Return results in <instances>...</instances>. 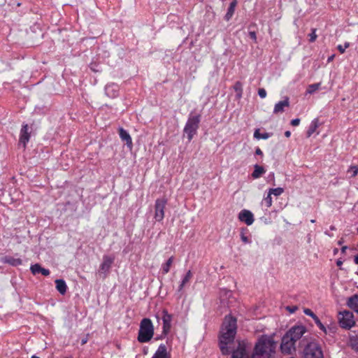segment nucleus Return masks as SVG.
<instances>
[{
    "label": "nucleus",
    "instance_id": "nucleus-1",
    "mask_svg": "<svg viewBox=\"0 0 358 358\" xmlns=\"http://www.w3.org/2000/svg\"><path fill=\"white\" fill-rule=\"evenodd\" d=\"M237 333V319L231 314L224 317L219 336V346L224 355L230 353L229 344L234 341Z\"/></svg>",
    "mask_w": 358,
    "mask_h": 358
},
{
    "label": "nucleus",
    "instance_id": "nucleus-2",
    "mask_svg": "<svg viewBox=\"0 0 358 358\" xmlns=\"http://www.w3.org/2000/svg\"><path fill=\"white\" fill-rule=\"evenodd\" d=\"M275 348L276 343L273 336L262 335L255 345L251 358H272Z\"/></svg>",
    "mask_w": 358,
    "mask_h": 358
},
{
    "label": "nucleus",
    "instance_id": "nucleus-3",
    "mask_svg": "<svg viewBox=\"0 0 358 358\" xmlns=\"http://www.w3.org/2000/svg\"><path fill=\"white\" fill-rule=\"evenodd\" d=\"M201 119V116L200 114H194L192 111L189 113L183 129L184 134L187 136L189 142H190L197 134Z\"/></svg>",
    "mask_w": 358,
    "mask_h": 358
},
{
    "label": "nucleus",
    "instance_id": "nucleus-4",
    "mask_svg": "<svg viewBox=\"0 0 358 358\" xmlns=\"http://www.w3.org/2000/svg\"><path fill=\"white\" fill-rule=\"evenodd\" d=\"M154 335V326L150 319L143 318L140 323L138 341L140 343H147Z\"/></svg>",
    "mask_w": 358,
    "mask_h": 358
},
{
    "label": "nucleus",
    "instance_id": "nucleus-5",
    "mask_svg": "<svg viewBox=\"0 0 358 358\" xmlns=\"http://www.w3.org/2000/svg\"><path fill=\"white\" fill-rule=\"evenodd\" d=\"M304 358H324L321 345L316 341L308 343L303 349Z\"/></svg>",
    "mask_w": 358,
    "mask_h": 358
},
{
    "label": "nucleus",
    "instance_id": "nucleus-6",
    "mask_svg": "<svg viewBox=\"0 0 358 358\" xmlns=\"http://www.w3.org/2000/svg\"><path fill=\"white\" fill-rule=\"evenodd\" d=\"M338 323L343 329H351L355 324L353 313L349 310L340 312L338 314Z\"/></svg>",
    "mask_w": 358,
    "mask_h": 358
},
{
    "label": "nucleus",
    "instance_id": "nucleus-7",
    "mask_svg": "<svg viewBox=\"0 0 358 358\" xmlns=\"http://www.w3.org/2000/svg\"><path fill=\"white\" fill-rule=\"evenodd\" d=\"M295 341L294 338L285 334L281 339L280 350L284 355H292L296 351Z\"/></svg>",
    "mask_w": 358,
    "mask_h": 358
},
{
    "label": "nucleus",
    "instance_id": "nucleus-8",
    "mask_svg": "<svg viewBox=\"0 0 358 358\" xmlns=\"http://www.w3.org/2000/svg\"><path fill=\"white\" fill-rule=\"evenodd\" d=\"M115 259V257L113 255H104L103 256V260L99 266V273L103 274L104 278L108 275Z\"/></svg>",
    "mask_w": 358,
    "mask_h": 358
},
{
    "label": "nucleus",
    "instance_id": "nucleus-9",
    "mask_svg": "<svg viewBox=\"0 0 358 358\" xmlns=\"http://www.w3.org/2000/svg\"><path fill=\"white\" fill-rule=\"evenodd\" d=\"M166 203L167 199L165 198L157 199L155 201L154 218L157 222H161L163 220Z\"/></svg>",
    "mask_w": 358,
    "mask_h": 358
},
{
    "label": "nucleus",
    "instance_id": "nucleus-10",
    "mask_svg": "<svg viewBox=\"0 0 358 358\" xmlns=\"http://www.w3.org/2000/svg\"><path fill=\"white\" fill-rule=\"evenodd\" d=\"M307 331V328L303 324H296L292 327L285 334L288 335L290 338H294V341L296 342L299 340L305 333Z\"/></svg>",
    "mask_w": 358,
    "mask_h": 358
},
{
    "label": "nucleus",
    "instance_id": "nucleus-11",
    "mask_svg": "<svg viewBox=\"0 0 358 358\" xmlns=\"http://www.w3.org/2000/svg\"><path fill=\"white\" fill-rule=\"evenodd\" d=\"M231 358H251L245 342H239L236 348L231 352Z\"/></svg>",
    "mask_w": 358,
    "mask_h": 358
},
{
    "label": "nucleus",
    "instance_id": "nucleus-12",
    "mask_svg": "<svg viewBox=\"0 0 358 358\" xmlns=\"http://www.w3.org/2000/svg\"><path fill=\"white\" fill-rule=\"evenodd\" d=\"M162 329H164V333H169L171 329L173 315L169 313L166 309L162 310Z\"/></svg>",
    "mask_w": 358,
    "mask_h": 358
},
{
    "label": "nucleus",
    "instance_id": "nucleus-13",
    "mask_svg": "<svg viewBox=\"0 0 358 358\" xmlns=\"http://www.w3.org/2000/svg\"><path fill=\"white\" fill-rule=\"evenodd\" d=\"M238 217L241 222L245 223L248 226L252 225L255 221L253 213L246 209L241 210Z\"/></svg>",
    "mask_w": 358,
    "mask_h": 358
},
{
    "label": "nucleus",
    "instance_id": "nucleus-14",
    "mask_svg": "<svg viewBox=\"0 0 358 358\" xmlns=\"http://www.w3.org/2000/svg\"><path fill=\"white\" fill-rule=\"evenodd\" d=\"M119 86L115 83L107 84L105 87V94L107 96L111 99H114L119 95Z\"/></svg>",
    "mask_w": 358,
    "mask_h": 358
},
{
    "label": "nucleus",
    "instance_id": "nucleus-15",
    "mask_svg": "<svg viewBox=\"0 0 358 358\" xmlns=\"http://www.w3.org/2000/svg\"><path fill=\"white\" fill-rule=\"evenodd\" d=\"M303 313L305 315H308L313 319L315 323L321 331L325 334L327 333L326 327L322 323L319 317L310 309L305 308L303 310Z\"/></svg>",
    "mask_w": 358,
    "mask_h": 358
},
{
    "label": "nucleus",
    "instance_id": "nucleus-16",
    "mask_svg": "<svg viewBox=\"0 0 358 358\" xmlns=\"http://www.w3.org/2000/svg\"><path fill=\"white\" fill-rule=\"evenodd\" d=\"M29 138V126L27 124H23L20 133V143H22L24 147H25Z\"/></svg>",
    "mask_w": 358,
    "mask_h": 358
},
{
    "label": "nucleus",
    "instance_id": "nucleus-17",
    "mask_svg": "<svg viewBox=\"0 0 358 358\" xmlns=\"http://www.w3.org/2000/svg\"><path fill=\"white\" fill-rule=\"evenodd\" d=\"M119 136L121 140L125 142L127 146L130 149L132 148L133 143L132 138L129 134V133L122 127H120L119 129Z\"/></svg>",
    "mask_w": 358,
    "mask_h": 358
},
{
    "label": "nucleus",
    "instance_id": "nucleus-18",
    "mask_svg": "<svg viewBox=\"0 0 358 358\" xmlns=\"http://www.w3.org/2000/svg\"><path fill=\"white\" fill-rule=\"evenodd\" d=\"M289 97L285 96V98L283 101H280L275 104L273 113L274 114L282 113L285 111V108L289 107Z\"/></svg>",
    "mask_w": 358,
    "mask_h": 358
},
{
    "label": "nucleus",
    "instance_id": "nucleus-19",
    "mask_svg": "<svg viewBox=\"0 0 358 358\" xmlns=\"http://www.w3.org/2000/svg\"><path fill=\"white\" fill-rule=\"evenodd\" d=\"M30 271L33 275L41 273L44 276H48L50 273L49 269L41 267V266L39 264H34L31 265Z\"/></svg>",
    "mask_w": 358,
    "mask_h": 358
},
{
    "label": "nucleus",
    "instance_id": "nucleus-20",
    "mask_svg": "<svg viewBox=\"0 0 358 358\" xmlns=\"http://www.w3.org/2000/svg\"><path fill=\"white\" fill-rule=\"evenodd\" d=\"M1 262L12 266H17L22 264V260L20 258H15L12 256H5L1 259Z\"/></svg>",
    "mask_w": 358,
    "mask_h": 358
},
{
    "label": "nucleus",
    "instance_id": "nucleus-21",
    "mask_svg": "<svg viewBox=\"0 0 358 358\" xmlns=\"http://www.w3.org/2000/svg\"><path fill=\"white\" fill-rule=\"evenodd\" d=\"M152 358H170L166 346L163 343L160 344Z\"/></svg>",
    "mask_w": 358,
    "mask_h": 358
},
{
    "label": "nucleus",
    "instance_id": "nucleus-22",
    "mask_svg": "<svg viewBox=\"0 0 358 358\" xmlns=\"http://www.w3.org/2000/svg\"><path fill=\"white\" fill-rule=\"evenodd\" d=\"M237 3H238L237 0H233L230 3L229 6L227 9V13L225 14L224 17L226 21H229L231 19V17H233L236 6H237Z\"/></svg>",
    "mask_w": 358,
    "mask_h": 358
},
{
    "label": "nucleus",
    "instance_id": "nucleus-23",
    "mask_svg": "<svg viewBox=\"0 0 358 358\" xmlns=\"http://www.w3.org/2000/svg\"><path fill=\"white\" fill-rule=\"evenodd\" d=\"M347 305L358 314V294H354L348 298Z\"/></svg>",
    "mask_w": 358,
    "mask_h": 358
},
{
    "label": "nucleus",
    "instance_id": "nucleus-24",
    "mask_svg": "<svg viewBox=\"0 0 358 358\" xmlns=\"http://www.w3.org/2000/svg\"><path fill=\"white\" fill-rule=\"evenodd\" d=\"M320 123L317 118H315L313 120L308 128L306 131L307 137H310L316 131V129L319 127Z\"/></svg>",
    "mask_w": 358,
    "mask_h": 358
},
{
    "label": "nucleus",
    "instance_id": "nucleus-25",
    "mask_svg": "<svg viewBox=\"0 0 358 358\" xmlns=\"http://www.w3.org/2000/svg\"><path fill=\"white\" fill-rule=\"evenodd\" d=\"M56 289L61 294H64L67 290V285L64 280L57 279L55 280Z\"/></svg>",
    "mask_w": 358,
    "mask_h": 358
},
{
    "label": "nucleus",
    "instance_id": "nucleus-26",
    "mask_svg": "<svg viewBox=\"0 0 358 358\" xmlns=\"http://www.w3.org/2000/svg\"><path fill=\"white\" fill-rule=\"evenodd\" d=\"M192 277V273L190 270H189L186 273L185 275L182 277V280H181V282L178 286V290L177 292H180L182 291L185 285L189 282V280L191 279V278Z\"/></svg>",
    "mask_w": 358,
    "mask_h": 358
},
{
    "label": "nucleus",
    "instance_id": "nucleus-27",
    "mask_svg": "<svg viewBox=\"0 0 358 358\" xmlns=\"http://www.w3.org/2000/svg\"><path fill=\"white\" fill-rule=\"evenodd\" d=\"M265 173H266V169L263 166H259L258 164H255L254 165V171L252 173L251 176H252V178L257 179V178H260Z\"/></svg>",
    "mask_w": 358,
    "mask_h": 358
},
{
    "label": "nucleus",
    "instance_id": "nucleus-28",
    "mask_svg": "<svg viewBox=\"0 0 358 358\" xmlns=\"http://www.w3.org/2000/svg\"><path fill=\"white\" fill-rule=\"evenodd\" d=\"M173 260L174 257L173 256H171L167 259V261L164 264H162V271L163 274H166L169 272L171 266L172 265Z\"/></svg>",
    "mask_w": 358,
    "mask_h": 358
},
{
    "label": "nucleus",
    "instance_id": "nucleus-29",
    "mask_svg": "<svg viewBox=\"0 0 358 358\" xmlns=\"http://www.w3.org/2000/svg\"><path fill=\"white\" fill-rule=\"evenodd\" d=\"M234 91L236 92V96L238 99H240L242 97L243 94V85L240 81H237L234 87H233Z\"/></svg>",
    "mask_w": 358,
    "mask_h": 358
},
{
    "label": "nucleus",
    "instance_id": "nucleus-30",
    "mask_svg": "<svg viewBox=\"0 0 358 358\" xmlns=\"http://www.w3.org/2000/svg\"><path fill=\"white\" fill-rule=\"evenodd\" d=\"M271 134L268 132L260 133L259 129H256L254 132V137L257 139H268Z\"/></svg>",
    "mask_w": 358,
    "mask_h": 358
},
{
    "label": "nucleus",
    "instance_id": "nucleus-31",
    "mask_svg": "<svg viewBox=\"0 0 358 358\" xmlns=\"http://www.w3.org/2000/svg\"><path fill=\"white\" fill-rule=\"evenodd\" d=\"M320 83L309 85L306 90V94H313L320 89Z\"/></svg>",
    "mask_w": 358,
    "mask_h": 358
},
{
    "label": "nucleus",
    "instance_id": "nucleus-32",
    "mask_svg": "<svg viewBox=\"0 0 358 358\" xmlns=\"http://www.w3.org/2000/svg\"><path fill=\"white\" fill-rule=\"evenodd\" d=\"M247 231V229H242L241 231V234H240V237H241V241L245 244H250L252 243V240L248 236H247L245 235V231Z\"/></svg>",
    "mask_w": 358,
    "mask_h": 358
},
{
    "label": "nucleus",
    "instance_id": "nucleus-33",
    "mask_svg": "<svg viewBox=\"0 0 358 358\" xmlns=\"http://www.w3.org/2000/svg\"><path fill=\"white\" fill-rule=\"evenodd\" d=\"M270 194H273L275 196H280L284 192V189L282 187L270 188L268 189Z\"/></svg>",
    "mask_w": 358,
    "mask_h": 358
},
{
    "label": "nucleus",
    "instance_id": "nucleus-34",
    "mask_svg": "<svg viewBox=\"0 0 358 358\" xmlns=\"http://www.w3.org/2000/svg\"><path fill=\"white\" fill-rule=\"evenodd\" d=\"M262 204H264L266 206V208H269L271 206L272 197H271V194H270L269 192H268L267 195L266 196H264V198L262 201Z\"/></svg>",
    "mask_w": 358,
    "mask_h": 358
},
{
    "label": "nucleus",
    "instance_id": "nucleus-35",
    "mask_svg": "<svg viewBox=\"0 0 358 358\" xmlns=\"http://www.w3.org/2000/svg\"><path fill=\"white\" fill-rule=\"evenodd\" d=\"M350 43L349 42H345L343 45H338L337 46V49L341 54H343L345 52V50L347 48H348L350 47Z\"/></svg>",
    "mask_w": 358,
    "mask_h": 358
},
{
    "label": "nucleus",
    "instance_id": "nucleus-36",
    "mask_svg": "<svg viewBox=\"0 0 358 358\" xmlns=\"http://www.w3.org/2000/svg\"><path fill=\"white\" fill-rule=\"evenodd\" d=\"M350 345L355 351L358 352V338H352Z\"/></svg>",
    "mask_w": 358,
    "mask_h": 358
},
{
    "label": "nucleus",
    "instance_id": "nucleus-37",
    "mask_svg": "<svg viewBox=\"0 0 358 358\" xmlns=\"http://www.w3.org/2000/svg\"><path fill=\"white\" fill-rule=\"evenodd\" d=\"M258 95L262 99L266 98L267 95L266 90L264 88H259L258 90Z\"/></svg>",
    "mask_w": 358,
    "mask_h": 358
},
{
    "label": "nucleus",
    "instance_id": "nucleus-38",
    "mask_svg": "<svg viewBox=\"0 0 358 358\" xmlns=\"http://www.w3.org/2000/svg\"><path fill=\"white\" fill-rule=\"evenodd\" d=\"M309 36H310V38H309L310 42H314L315 41V39L317 38V35L315 34V29L312 30V32L309 34Z\"/></svg>",
    "mask_w": 358,
    "mask_h": 358
},
{
    "label": "nucleus",
    "instance_id": "nucleus-39",
    "mask_svg": "<svg viewBox=\"0 0 358 358\" xmlns=\"http://www.w3.org/2000/svg\"><path fill=\"white\" fill-rule=\"evenodd\" d=\"M350 170H352V177H355L357 175L358 173V167L357 166H350Z\"/></svg>",
    "mask_w": 358,
    "mask_h": 358
},
{
    "label": "nucleus",
    "instance_id": "nucleus-40",
    "mask_svg": "<svg viewBox=\"0 0 358 358\" xmlns=\"http://www.w3.org/2000/svg\"><path fill=\"white\" fill-rule=\"evenodd\" d=\"M169 333H164V329H162V332L159 336H157L155 340H162L164 339Z\"/></svg>",
    "mask_w": 358,
    "mask_h": 358
},
{
    "label": "nucleus",
    "instance_id": "nucleus-41",
    "mask_svg": "<svg viewBox=\"0 0 358 358\" xmlns=\"http://www.w3.org/2000/svg\"><path fill=\"white\" fill-rule=\"evenodd\" d=\"M300 119L299 118H295V119H293L292 121H291V124L294 127H296L298 125H299L300 124Z\"/></svg>",
    "mask_w": 358,
    "mask_h": 358
},
{
    "label": "nucleus",
    "instance_id": "nucleus-42",
    "mask_svg": "<svg viewBox=\"0 0 358 358\" xmlns=\"http://www.w3.org/2000/svg\"><path fill=\"white\" fill-rule=\"evenodd\" d=\"M249 36H250V38H252L255 42H256L257 35H256L255 31H249Z\"/></svg>",
    "mask_w": 358,
    "mask_h": 358
},
{
    "label": "nucleus",
    "instance_id": "nucleus-43",
    "mask_svg": "<svg viewBox=\"0 0 358 358\" xmlns=\"http://www.w3.org/2000/svg\"><path fill=\"white\" fill-rule=\"evenodd\" d=\"M287 309L292 313H294L296 310H297V307L296 306H292V307H290V306H287Z\"/></svg>",
    "mask_w": 358,
    "mask_h": 358
},
{
    "label": "nucleus",
    "instance_id": "nucleus-44",
    "mask_svg": "<svg viewBox=\"0 0 358 358\" xmlns=\"http://www.w3.org/2000/svg\"><path fill=\"white\" fill-rule=\"evenodd\" d=\"M255 154L257 155H260V156H263V152L262 151V150L259 148H257L256 150H255Z\"/></svg>",
    "mask_w": 358,
    "mask_h": 358
},
{
    "label": "nucleus",
    "instance_id": "nucleus-45",
    "mask_svg": "<svg viewBox=\"0 0 358 358\" xmlns=\"http://www.w3.org/2000/svg\"><path fill=\"white\" fill-rule=\"evenodd\" d=\"M343 261L341 259L336 260V265L341 269V266L343 265Z\"/></svg>",
    "mask_w": 358,
    "mask_h": 358
},
{
    "label": "nucleus",
    "instance_id": "nucleus-46",
    "mask_svg": "<svg viewBox=\"0 0 358 358\" xmlns=\"http://www.w3.org/2000/svg\"><path fill=\"white\" fill-rule=\"evenodd\" d=\"M334 57H335V55H331L330 57H328V59H327V62H331V61L334 59Z\"/></svg>",
    "mask_w": 358,
    "mask_h": 358
},
{
    "label": "nucleus",
    "instance_id": "nucleus-47",
    "mask_svg": "<svg viewBox=\"0 0 358 358\" xmlns=\"http://www.w3.org/2000/svg\"><path fill=\"white\" fill-rule=\"evenodd\" d=\"M324 234L329 236V237H333L334 236V234H331L330 232H329L328 231H324Z\"/></svg>",
    "mask_w": 358,
    "mask_h": 358
},
{
    "label": "nucleus",
    "instance_id": "nucleus-48",
    "mask_svg": "<svg viewBox=\"0 0 358 358\" xmlns=\"http://www.w3.org/2000/svg\"><path fill=\"white\" fill-rule=\"evenodd\" d=\"M347 249H348V246H346V245L343 246V247L341 248V252H342V253H345Z\"/></svg>",
    "mask_w": 358,
    "mask_h": 358
},
{
    "label": "nucleus",
    "instance_id": "nucleus-49",
    "mask_svg": "<svg viewBox=\"0 0 358 358\" xmlns=\"http://www.w3.org/2000/svg\"><path fill=\"white\" fill-rule=\"evenodd\" d=\"M285 136L287 137V138H289L290 136H291V132L289 131H286L285 132Z\"/></svg>",
    "mask_w": 358,
    "mask_h": 358
},
{
    "label": "nucleus",
    "instance_id": "nucleus-50",
    "mask_svg": "<svg viewBox=\"0 0 358 358\" xmlns=\"http://www.w3.org/2000/svg\"><path fill=\"white\" fill-rule=\"evenodd\" d=\"M344 243V239L343 238H341L338 241V245H343V243Z\"/></svg>",
    "mask_w": 358,
    "mask_h": 358
},
{
    "label": "nucleus",
    "instance_id": "nucleus-51",
    "mask_svg": "<svg viewBox=\"0 0 358 358\" xmlns=\"http://www.w3.org/2000/svg\"><path fill=\"white\" fill-rule=\"evenodd\" d=\"M354 262L355 264H358V254L355 257Z\"/></svg>",
    "mask_w": 358,
    "mask_h": 358
},
{
    "label": "nucleus",
    "instance_id": "nucleus-52",
    "mask_svg": "<svg viewBox=\"0 0 358 358\" xmlns=\"http://www.w3.org/2000/svg\"><path fill=\"white\" fill-rule=\"evenodd\" d=\"M330 230H331V231H335V230H336V227H335V226L331 225V226L330 227Z\"/></svg>",
    "mask_w": 358,
    "mask_h": 358
},
{
    "label": "nucleus",
    "instance_id": "nucleus-53",
    "mask_svg": "<svg viewBox=\"0 0 358 358\" xmlns=\"http://www.w3.org/2000/svg\"><path fill=\"white\" fill-rule=\"evenodd\" d=\"M227 294L229 295V296H231V291H227Z\"/></svg>",
    "mask_w": 358,
    "mask_h": 358
},
{
    "label": "nucleus",
    "instance_id": "nucleus-54",
    "mask_svg": "<svg viewBox=\"0 0 358 358\" xmlns=\"http://www.w3.org/2000/svg\"><path fill=\"white\" fill-rule=\"evenodd\" d=\"M31 358H40V357L34 355H32Z\"/></svg>",
    "mask_w": 358,
    "mask_h": 358
},
{
    "label": "nucleus",
    "instance_id": "nucleus-55",
    "mask_svg": "<svg viewBox=\"0 0 358 358\" xmlns=\"http://www.w3.org/2000/svg\"><path fill=\"white\" fill-rule=\"evenodd\" d=\"M337 252H338V249L336 248V249L334 250V254H336Z\"/></svg>",
    "mask_w": 358,
    "mask_h": 358
},
{
    "label": "nucleus",
    "instance_id": "nucleus-56",
    "mask_svg": "<svg viewBox=\"0 0 358 358\" xmlns=\"http://www.w3.org/2000/svg\"><path fill=\"white\" fill-rule=\"evenodd\" d=\"M86 342H87V340H83V341H82V344H84V343H85Z\"/></svg>",
    "mask_w": 358,
    "mask_h": 358
},
{
    "label": "nucleus",
    "instance_id": "nucleus-57",
    "mask_svg": "<svg viewBox=\"0 0 358 358\" xmlns=\"http://www.w3.org/2000/svg\"><path fill=\"white\" fill-rule=\"evenodd\" d=\"M310 222H311L312 223H315V220H310Z\"/></svg>",
    "mask_w": 358,
    "mask_h": 358
},
{
    "label": "nucleus",
    "instance_id": "nucleus-58",
    "mask_svg": "<svg viewBox=\"0 0 358 358\" xmlns=\"http://www.w3.org/2000/svg\"><path fill=\"white\" fill-rule=\"evenodd\" d=\"M272 176H274V173H273L272 175H270V177H272Z\"/></svg>",
    "mask_w": 358,
    "mask_h": 358
},
{
    "label": "nucleus",
    "instance_id": "nucleus-59",
    "mask_svg": "<svg viewBox=\"0 0 358 358\" xmlns=\"http://www.w3.org/2000/svg\"><path fill=\"white\" fill-rule=\"evenodd\" d=\"M272 176H274V173H273L272 175H270V177H272Z\"/></svg>",
    "mask_w": 358,
    "mask_h": 358
},
{
    "label": "nucleus",
    "instance_id": "nucleus-60",
    "mask_svg": "<svg viewBox=\"0 0 358 358\" xmlns=\"http://www.w3.org/2000/svg\"><path fill=\"white\" fill-rule=\"evenodd\" d=\"M222 1H225L226 0H221Z\"/></svg>",
    "mask_w": 358,
    "mask_h": 358
},
{
    "label": "nucleus",
    "instance_id": "nucleus-61",
    "mask_svg": "<svg viewBox=\"0 0 358 358\" xmlns=\"http://www.w3.org/2000/svg\"><path fill=\"white\" fill-rule=\"evenodd\" d=\"M357 231H358V227H357Z\"/></svg>",
    "mask_w": 358,
    "mask_h": 358
}]
</instances>
